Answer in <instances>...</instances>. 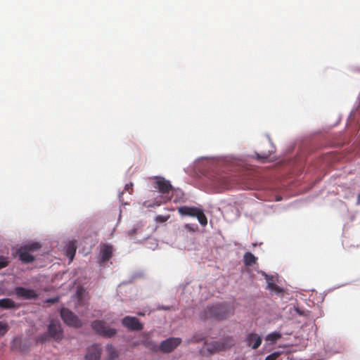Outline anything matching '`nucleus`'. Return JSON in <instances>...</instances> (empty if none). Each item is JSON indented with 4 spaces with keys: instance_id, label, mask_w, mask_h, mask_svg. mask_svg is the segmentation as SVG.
I'll return each instance as SVG.
<instances>
[{
    "instance_id": "1",
    "label": "nucleus",
    "mask_w": 360,
    "mask_h": 360,
    "mask_svg": "<svg viewBox=\"0 0 360 360\" xmlns=\"http://www.w3.org/2000/svg\"><path fill=\"white\" fill-rule=\"evenodd\" d=\"M150 187L154 189V193H157V195L153 200L144 201L143 206L154 207L172 199V189H174V186H172L169 180L162 176H154L150 178Z\"/></svg>"
},
{
    "instance_id": "2",
    "label": "nucleus",
    "mask_w": 360,
    "mask_h": 360,
    "mask_svg": "<svg viewBox=\"0 0 360 360\" xmlns=\"http://www.w3.org/2000/svg\"><path fill=\"white\" fill-rule=\"evenodd\" d=\"M235 307L230 302H215L206 305L199 313L202 321L208 320L221 322L229 319L234 314Z\"/></svg>"
},
{
    "instance_id": "3",
    "label": "nucleus",
    "mask_w": 360,
    "mask_h": 360,
    "mask_svg": "<svg viewBox=\"0 0 360 360\" xmlns=\"http://www.w3.org/2000/svg\"><path fill=\"white\" fill-rule=\"evenodd\" d=\"M65 338L64 328L57 319H50L46 329L35 338V343L45 345L47 342H61Z\"/></svg>"
},
{
    "instance_id": "4",
    "label": "nucleus",
    "mask_w": 360,
    "mask_h": 360,
    "mask_svg": "<svg viewBox=\"0 0 360 360\" xmlns=\"http://www.w3.org/2000/svg\"><path fill=\"white\" fill-rule=\"evenodd\" d=\"M179 214L182 217L196 218L199 224L205 227L207 224V218L202 206L181 205L178 208Z\"/></svg>"
},
{
    "instance_id": "5",
    "label": "nucleus",
    "mask_w": 360,
    "mask_h": 360,
    "mask_svg": "<svg viewBox=\"0 0 360 360\" xmlns=\"http://www.w3.org/2000/svg\"><path fill=\"white\" fill-rule=\"evenodd\" d=\"M301 293L296 291H294V297H295L297 305L294 306V311L296 312V315L294 314V319H297V322L301 323L303 322V324L301 326V329L303 326H307V324H310L312 321L314 320V317L311 314V311L308 309L304 307L302 305V303L299 301L298 298L300 297Z\"/></svg>"
},
{
    "instance_id": "6",
    "label": "nucleus",
    "mask_w": 360,
    "mask_h": 360,
    "mask_svg": "<svg viewBox=\"0 0 360 360\" xmlns=\"http://www.w3.org/2000/svg\"><path fill=\"white\" fill-rule=\"evenodd\" d=\"M234 345L235 341L233 337L227 335L217 340L211 341L207 345L206 350L210 355H213L220 352H225L233 347Z\"/></svg>"
},
{
    "instance_id": "7",
    "label": "nucleus",
    "mask_w": 360,
    "mask_h": 360,
    "mask_svg": "<svg viewBox=\"0 0 360 360\" xmlns=\"http://www.w3.org/2000/svg\"><path fill=\"white\" fill-rule=\"evenodd\" d=\"M91 330L95 334L104 338H111L115 337L117 333L115 328L110 326L103 319H95L90 323Z\"/></svg>"
},
{
    "instance_id": "8",
    "label": "nucleus",
    "mask_w": 360,
    "mask_h": 360,
    "mask_svg": "<svg viewBox=\"0 0 360 360\" xmlns=\"http://www.w3.org/2000/svg\"><path fill=\"white\" fill-rule=\"evenodd\" d=\"M59 316L63 323L68 327L78 329L83 326V322L79 317L68 307H61Z\"/></svg>"
},
{
    "instance_id": "9",
    "label": "nucleus",
    "mask_w": 360,
    "mask_h": 360,
    "mask_svg": "<svg viewBox=\"0 0 360 360\" xmlns=\"http://www.w3.org/2000/svg\"><path fill=\"white\" fill-rule=\"evenodd\" d=\"M8 295H13L19 300H35L39 297L38 291L31 286L15 285Z\"/></svg>"
},
{
    "instance_id": "10",
    "label": "nucleus",
    "mask_w": 360,
    "mask_h": 360,
    "mask_svg": "<svg viewBox=\"0 0 360 360\" xmlns=\"http://www.w3.org/2000/svg\"><path fill=\"white\" fill-rule=\"evenodd\" d=\"M113 255V246L110 243H104L100 245L98 257V263L100 268L105 269L112 264L111 259Z\"/></svg>"
},
{
    "instance_id": "11",
    "label": "nucleus",
    "mask_w": 360,
    "mask_h": 360,
    "mask_svg": "<svg viewBox=\"0 0 360 360\" xmlns=\"http://www.w3.org/2000/svg\"><path fill=\"white\" fill-rule=\"evenodd\" d=\"M220 159H195L194 164L195 167H198V169L201 173L206 174L211 172H217V166L215 160H219ZM223 160H231V159H222Z\"/></svg>"
},
{
    "instance_id": "12",
    "label": "nucleus",
    "mask_w": 360,
    "mask_h": 360,
    "mask_svg": "<svg viewBox=\"0 0 360 360\" xmlns=\"http://www.w3.org/2000/svg\"><path fill=\"white\" fill-rule=\"evenodd\" d=\"M120 322L129 332H140L144 328L143 323L135 316L127 315L121 319Z\"/></svg>"
},
{
    "instance_id": "13",
    "label": "nucleus",
    "mask_w": 360,
    "mask_h": 360,
    "mask_svg": "<svg viewBox=\"0 0 360 360\" xmlns=\"http://www.w3.org/2000/svg\"><path fill=\"white\" fill-rule=\"evenodd\" d=\"M182 340L178 337H169L160 342L158 345V352L168 354L173 352L181 343Z\"/></svg>"
},
{
    "instance_id": "14",
    "label": "nucleus",
    "mask_w": 360,
    "mask_h": 360,
    "mask_svg": "<svg viewBox=\"0 0 360 360\" xmlns=\"http://www.w3.org/2000/svg\"><path fill=\"white\" fill-rule=\"evenodd\" d=\"M11 349L21 353H28L31 349V342L26 338L15 336L11 342Z\"/></svg>"
},
{
    "instance_id": "15",
    "label": "nucleus",
    "mask_w": 360,
    "mask_h": 360,
    "mask_svg": "<svg viewBox=\"0 0 360 360\" xmlns=\"http://www.w3.org/2000/svg\"><path fill=\"white\" fill-rule=\"evenodd\" d=\"M13 255L22 264H32L36 259L35 256L22 245L17 248Z\"/></svg>"
},
{
    "instance_id": "16",
    "label": "nucleus",
    "mask_w": 360,
    "mask_h": 360,
    "mask_svg": "<svg viewBox=\"0 0 360 360\" xmlns=\"http://www.w3.org/2000/svg\"><path fill=\"white\" fill-rule=\"evenodd\" d=\"M262 335H259L255 331L248 333L245 337V342L248 347L252 349H257L262 345Z\"/></svg>"
},
{
    "instance_id": "17",
    "label": "nucleus",
    "mask_w": 360,
    "mask_h": 360,
    "mask_svg": "<svg viewBox=\"0 0 360 360\" xmlns=\"http://www.w3.org/2000/svg\"><path fill=\"white\" fill-rule=\"evenodd\" d=\"M102 354V348L96 344H93L87 349L84 356V360H100Z\"/></svg>"
},
{
    "instance_id": "18",
    "label": "nucleus",
    "mask_w": 360,
    "mask_h": 360,
    "mask_svg": "<svg viewBox=\"0 0 360 360\" xmlns=\"http://www.w3.org/2000/svg\"><path fill=\"white\" fill-rule=\"evenodd\" d=\"M19 308V304L13 300L8 297L0 299V310H15Z\"/></svg>"
},
{
    "instance_id": "19",
    "label": "nucleus",
    "mask_w": 360,
    "mask_h": 360,
    "mask_svg": "<svg viewBox=\"0 0 360 360\" xmlns=\"http://www.w3.org/2000/svg\"><path fill=\"white\" fill-rule=\"evenodd\" d=\"M140 344L152 352H158V345L148 335L143 336L140 340Z\"/></svg>"
},
{
    "instance_id": "20",
    "label": "nucleus",
    "mask_w": 360,
    "mask_h": 360,
    "mask_svg": "<svg viewBox=\"0 0 360 360\" xmlns=\"http://www.w3.org/2000/svg\"><path fill=\"white\" fill-rule=\"evenodd\" d=\"M64 252L67 257L72 258L77 252V244L75 240H69L64 246Z\"/></svg>"
},
{
    "instance_id": "21",
    "label": "nucleus",
    "mask_w": 360,
    "mask_h": 360,
    "mask_svg": "<svg viewBox=\"0 0 360 360\" xmlns=\"http://www.w3.org/2000/svg\"><path fill=\"white\" fill-rule=\"evenodd\" d=\"M207 336L205 333L198 331L195 333L191 338L186 340L188 344L206 342Z\"/></svg>"
},
{
    "instance_id": "22",
    "label": "nucleus",
    "mask_w": 360,
    "mask_h": 360,
    "mask_svg": "<svg viewBox=\"0 0 360 360\" xmlns=\"http://www.w3.org/2000/svg\"><path fill=\"white\" fill-rule=\"evenodd\" d=\"M308 338H300L296 336L294 338V352L296 351H300L305 348L307 345Z\"/></svg>"
},
{
    "instance_id": "23",
    "label": "nucleus",
    "mask_w": 360,
    "mask_h": 360,
    "mask_svg": "<svg viewBox=\"0 0 360 360\" xmlns=\"http://www.w3.org/2000/svg\"><path fill=\"white\" fill-rule=\"evenodd\" d=\"M244 265L246 266H252L257 262V257L251 252H245L243 259Z\"/></svg>"
},
{
    "instance_id": "24",
    "label": "nucleus",
    "mask_w": 360,
    "mask_h": 360,
    "mask_svg": "<svg viewBox=\"0 0 360 360\" xmlns=\"http://www.w3.org/2000/svg\"><path fill=\"white\" fill-rule=\"evenodd\" d=\"M281 337L282 334L280 331L274 330L266 335L264 340L268 344L273 345L275 344L279 339H281Z\"/></svg>"
},
{
    "instance_id": "25",
    "label": "nucleus",
    "mask_w": 360,
    "mask_h": 360,
    "mask_svg": "<svg viewBox=\"0 0 360 360\" xmlns=\"http://www.w3.org/2000/svg\"><path fill=\"white\" fill-rule=\"evenodd\" d=\"M108 360H115L119 357V352L112 344H108L105 347Z\"/></svg>"
},
{
    "instance_id": "26",
    "label": "nucleus",
    "mask_w": 360,
    "mask_h": 360,
    "mask_svg": "<svg viewBox=\"0 0 360 360\" xmlns=\"http://www.w3.org/2000/svg\"><path fill=\"white\" fill-rule=\"evenodd\" d=\"M175 195V198L174 199V202H184L186 200L185 193L180 188L174 187V189H172V198Z\"/></svg>"
},
{
    "instance_id": "27",
    "label": "nucleus",
    "mask_w": 360,
    "mask_h": 360,
    "mask_svg": "<svg viewBox=\"0 0 360 360\" xmlns=\"http://www.w3.org/2000/svg\"><path fill=\"white\" fill-rule=\"evenodd\" d=\"M22 246H25V248L32 253V252L39 250L41 245L38 241H29L27 243L23 244Z\"/></svg>"
},
{
    "instance_id": "28",
    "label": "nucleus",
    "mask_w": 360,
    "mask_h": 360,
    "mask_svg": "<svg viewBox=\"0 0 360 360\" xmlns=\"http://www.w3.org/2000/svg\"><path fill=\"white\" fill-rule=\"evenodd\" d=\"M144 276V271L143 270L139 269L136 270L131 274L129 280L127 281H125V283H131L134 280L137 278H141Z\"/></svg>"
},
{
    "instance_id": "29",
    "label": "nucleus",
    "mask_w": 360,
    "mask_h": 360,
    "mask_svg": "<svg viewBox=\"0 0 360 360\" xmlns=\"http://www.w3.org/2000/svg\"><path fill=\"white\" fill-rule=\"evenodd\" d=\"M184 229L190 233H195L199 231L198 225L193 223H186Z\"/></svg>"
},
{
    "instance_id": "30",
    "label": "nucleus",
    "mask_w": 360,
    "mask_h": 360,
    "mask_svg": "<svg viewBox=\"0 0 360 360\" xmlns=\"http://www.w3.org/2000/svg\"><path fill=\"white\" fill-rule=\"evenodd\" d=\"M283 351H280V350H277V351H274L273 352H271V354H269V355H267L264 360H278V357L283 354Z\"/></svg>"
},
{
    "instance_id": "31",
    "label": "nucleus",
    "mask_w": 360,
    "mask_h": 360,
    "mask_svg": "<svg viewBox=\"0 0 360 360\" xmlns=\"http://www.w3.org/2000/svg\"><path fill=\"white\" fill-rule=\"evenodd\" d=\"M269 291L272 293H274L276 295L282 296L284 293L285 289L283 287H281L275 284L271 288V290H269Z\"/></svg>"
},
{
    "instance_id": "32",
    "label": "nucleus",
    "mask_w": 360,
    "mask_h": 360,
    "mask_svg": "<svg viewBox=\"0 0 360 360\" xmlns=\"http://www.w3.org/2000/svg\"><path fill=\"white\" fill-rule=\"evenodd\" d=\"M142 224L140 223H137L134 224L133 227L127 231L128 236L132 237L134 235L136 234L138 231L141 229Z\"/></svg>"
},
{
    "instance_id": "33",
    "label": "nucleus",
    "mask_w": 360,
    "mask_h": 360,
    "mask_svg": "<svg viewBox=\"0 0 360 360\" xmlns=\"http://www.w3.org/2000/svg\"><path fill=\"white\" fill-rule=\"evenodd\" d=\"M10 262L8 257L0 255V270L6 268Z\"/></svg>"
},
{
    "instance_id": "34",
    "label": "nucleus",
    "mask_w": 360,
    "mask_h": 360,
    "mask_svg": "<svg viewBox=\"0 0 360 360\" xmlns=\"http://www.w3.org/2000/svg\"><path fill=\"white\" fill-rule=\"evenodd\" d=\"M169 218V215L158 214L155 217V221L158 224H165Z\"/></svg>"
},
{
    "instance_id": "35",
    "label": "nucleus",
    "mask_w": 360,
    "mask_h": 360,
    "mask_svg": "<svg viewBox=\"0 0 360 360\" xmlns=\"http://www.w3.org/2000/svg\"><path fill=\"white\" fill-rule=\"evenodd\" d=\"M8 330V326L4 321H0V338L4 336Z\"/></svg>"
},
{
    "instance_id": "36",
    "label": "nucleus",
    "mask_w": 360,
    "mask_h": 360,
    "mask_svg": "<svg viewBox=\"0 0 360 360\" xmlns=\"http://www.w3.org/2000/svg\"><path fill=\"white\" fill-rule=\"evenodd\" d=\"M173 309H174V307L172 305H164V304H158L156 306V309L159 310V311L160 310L171 311Z\"/></svg>"
},
{
    "instance_id": "37",
    "label": "nucleus",
    "mask_w": 360,
    "mask_h": 360,
    "mask_svg": "<svg viewBox=\"0 0 360 360\" xmlns=\"http://www.w3.org/2000/svg\"><path fill=\"white\" fill-rule=\"evenodd\" d=\"M266 281V289L267 290H271V288L273 287V285H274L276 284V282L274 279V276L271 275V277L268 279V280H265Z\"/></svg>"
},
{
    "instance_id": "38",
    "label": "nucleus",
    "mask_w": 360,
    "mask_h": 360,
    "mask_svg": "<svg viewBox=\"0 0 360 360\" xmlns=\"http://www.w3.org/2000/svg\"><path fill=\"white\" fill-rule=\"evenodd\" d=\"M134 184L131 182L127 183L124 186V191H128L129 193L133 191Z\"/></svg>"
},
{
    "instance_id": "39",
    "label": "nucleus",
    "mask_w": 360,
    "mask_h": 360,
    "mask_svg": "<svg viewBox=\"0 0 360 360\" xmlns=\"http://www.w3.org/2000/svg\"><path fill=\"white\" fill-rule=\"evenodd\" d=\"M257 273L259 274H261L265 280H268L271 277V274H267L266 271L263 270H258Z\"/></svg>"
},
{
    "instance_id": "40",
    "label": "nucleus",
    "mask_w": 360,
    "mask_h": 360,
    "mask_svg": "<svg viewBox=\"0 0 360 360\" xmlns=\"http://www.w3.org/2000/svg\"><path fill=\"white\" fill-rule=\"evenodd\" d=\"M257 160H259L261 163H265V162H270L271 160H285L286 159H256Z\"/></svg>"
},
{
    "instance_id": "41",
    "label": "nucleus",
    "mask_w": 360,
    "mask_h": 360,
    "mask_svg": "<svg viewBox=\"0 0 360 360\" xmlns=\"http://www.w3.org/2000/svg\"><path fill=\"white\" fill-rule=\"evenodd\" d=\"M58 297H52V298H50V299L49 300V301H51V302H56V301H58Z\"/></svg>"
},
{
    "instance_id": "42",
    "label": "nucleus",
    "mask_w": 360,
    "mask_h": 360,
    "mask_svg": "<svg viewBox=\"0 0 360 360\" xmlns=\"http://www.w3.org/2000/svg\"><path fill=\"white\" fill-rule=\"evenodd\" d=\"M145 314H146L145 312H141V311H139L137 313V315L140 316H145Z\"/></svg>"
},
{
    "instance_id": "43",
    "label": "nucleus",
    "mask_w": 360,
    "mask_h": 360,
    "mask_svg": "<svg viewBox=\"0 0 360 360\" xmlns=\"http://www.w3.org/2000/svg\"><path fill=\"white\" fill-rule=\"evenodd\" d=\"M358 202L360 203V193L358 195Z\"/></svg>"
},
{
    "instance_id": "44",
    "label": "nucleus",
    "mask_w": 360,
    "mask_h": 360,
    "mask_svg": "<svg viewBox=\"0 0 360 360\" xmlns=\"http://www.w3.org/2000/svg\"><path fill=\"white\" fill-rule=\"evenodd\" d=\"M292 309V307H290V308H289V311H290V312H291Z\"/></svg>"
},
{
    "instance_id": "45",
    "label": "nucleus",
    "mask_w": 360,
    "mask_h": 360,
    "mask_svg": "<svg viewBox=\"0 0 360 360\" xmlns=\"http://www.w3.org/2000/svg\"><path fill=\"white\" fill-rule=\"evenodd\" d=\"M297 333L300 334L302 336L303 335L302 333H301V331H298Z\"/></svg>"
},
{
    "instance_id": "46",
    "label": "nucleus",
    "mask_w": 360,
    "mask_h": 360,
    "mask_svg": "<svg viewBox=\"0 0 360 360\" xmlns=\"http://www.w3.org/2000/svg\"><path fill=\"white\" fill-rule=\"evenodd\" d=\"M297 356H296V357H295V356H294V357H293V359H294V360H295V359H297Z\"/></svg>"
}]
</instances>
